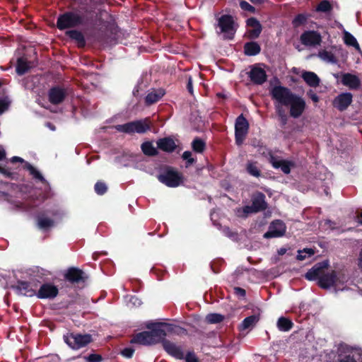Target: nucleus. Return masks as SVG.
Instances as JSON below:
<instances>
[{"label": "nucleus", "instance_id": "obj_1", "mask_svg": "<svg viewBox=\"0 0 362 362\" xmlns=\"http://www.w3.org/2000/svg\"><path fill=\"white\" fill-rule=\"evenodd\" d=\"M151 122L149 118L136 120L131 122H127L124 124H118L115 126V129L120 132L127 134H144L148 130L151 129Z\"/></svg>", "mask_w": 362, "mask_h": 362}, {"label": "nucleus", "instance_id": "obj_2", "mask_svg": "<svg viewBox=\"0 0 362 362\" xmlns=\"http://www.w3.org/2000/svg\"><path fill=\"white\" fill-rule=\"evenodd\" d=\"M252 205L245 206L237 210L238 216H247L250 214L257 213L266 209L265 195L262 192L255 194L252 197Z\"/></svg>", "mask_w": 362, "mask_h": 362}, {"label": "nucleus", "instance_id": "obj_3", "mask_svg": "<svg viewBox=\"0 0 362 362\" xmlns=\"http://www.w3.org/2000/svg\"><path fill=\"white\" fill-rule=\"evenodd\" d=\"M217 33L223 34V38L232 39L236 31V25L232 16L223 15L218 18Z\"/></svg>", "mask_w": 362, "mask_h": 362}, {"label": "nucleus", "instance_id": "obj_4", "mask_svg": "<svg viewBox=\"0 0 362 362\" xmlns=\"http://www.w3.org/2000/svg\"><path fill=\"white\" fill-rule=\"evenodd\" d=\"M82 21L83 17L79 13L66 12L58 17L57 26L59 30H64L80 25Z\"/></svg>", "mask_w": 362, "mask_h": 362}, {"label": "nucleus", "instance_id": "obj_5", "mask_svg": "<svg viewBox=\"0 0 362 362\" xmlns=\"http://www.w3.org/2000/svg\"><path fill=\"white\" fill-rule=\"evenodd\" d=\"M344 281V276H338L336 272L332 271L326 274L322 273L318 284L320 287L324 288L334 286L337 291H343L344 288H341L340 286L342 285Z\"/></svg>", "mask_w": 362, "mask_h": 362}, {"label": "nucleus", "instance_id": "obj_6", "mask_svg": "<svg viewBox=\"0 0 362 362\" xmlns=\"http://www.w3.org/2000/svg\"><path fill=\"white\" fill-rule=\"evenodd\" d=\"M158 180L170 187H176L182 183V175L170 168H166L158 176Z\"/></svg>", "mask_w": 362, "mask_h": 362}, {"label": "nucleus", "instance_id": "obj_7", "mask_svg": "<svg viewBox=\"0 0 362 362\" xmlns=\"http://www.w3.org/2000/svg\"><path fill=\"white\" fill-rule=\"evenodd\" d=\"M270 94L274 103L283 104L285 106L295 96V93H292L288 88L281 86H275L270 90Z\"/></svg>", "mask_w": 362, "mask_h": 362}, {"label": "nucleus", "instance_id": "obj_8", "mask_svg": "<svg viewBox=\"0 0 362 362\" xmlns=\"http://www.w3.org/2000/svg\"><path fill=\"white\" fill-rule=\"evenodd\" d=\"M64 341L73 349H79L88 345L91 341V335L80 334H68L64 336Z\"/></svg>", "mask_w": 362, "mask_h": 362}, {"label": "nucleus", "instance_id": "obj_9", "mask_svg": "<svg viewBox=\"0 0 362 362\" xmlns=\"http://www.w3.org/2000/svg\"><path fill=\"white\" fill-rule=\"evenodd\" d=\"M286 107H289V113L291 117L296 119L303 115V112L305 111L306 104L303 98L296 94L291 100L288 103Z\"/></svg>", "mask_w": 362, "mask_h": 362}, {"label": "nucleus", "instance_id": "obj_10", "mask_svg": "<svg viewBox=\"0 0 362 362\" xmlns=\"http://www.w3.org/2000/svg\"><path fill=\"white\" fill-rule=\"evenodd\" d=\"M248 127V122L243 115H240L236 119L235 125V141L238 145L243 143L245 136L247 133Z\"/></svg>", "mask_w": 362, "mask_h": 362}, {"label": "nucleus", "instance_id": "obj_11", "mask_svg": "<svg viewBox=\"0 0 362 362\" xmlns=\"http://www.w3.org/2000/svg\"><path fill=\"white\" fill-rule=\"evenodd\" d=\"M286 226L280 220H276L271 223L269 230L264 234V238H272L283 236L286 232Z\"/></svg>", "mask_w": 362, "mask_h": 362}, {"label": "nucleus", "instance_id": "obj_12", "mask_svg": "<svg viewBox=\"0 0 362 362\" xmlns=\"http://www.w3.org/2000/svg\"><path fill=\"white\" fill-rule=\"evenodd\" d=\"M163 326H166V325L151 322L146 325V327L151 329L149 332L152 334L154 344L158 343L166 336L165 330L163 328Z\"/></svg>", "mask_w": 362, "mask_h": 362}, {"label": "nucleus", "instance_id": "obj_13", "mask_svg": "<svg viewBox=\"0 0 362 362\" xmlns=\"http://www.w3.org/2000/svg\"><path fill=\"white\" fill-rule=\"evenodd\" d=\"M300 41L306 46L319 45L322 41L321 35L316 31H305L300 36Z\"/></svg>", "mask_w": 362, "mask_h": 362}, {"label": "nucleus", "instance_id": "obj_14", "mask_svg": "<svg viewBox=\"0 0 362 362\" xmlns=\"http://www.w3.org/2000/svg\"><path fill=\"white\" fill-rule=\"evenodd\" d=\"M249 77L252 83L257 85H261L267 81L266 71L259 65H255L251 67Z\"/></svg>", "mask_w": 362, "mask_h": 362}, {"label": "nucleus", "instance_id": "obj_15", "mask_svg": "<svg viewBox=\"0 0 362 362\" xmlns=\"http://www.w3.org/2000/svg\"><path fill=\"white\" fill-rule=\"evenodd\" d=\"M163 346L165 351L176 359H184V351L182 346L170 341H164Z\"/></svg>", "mask_w": 362, "mask_h": 362}, {"label": "nucleus", "instance_id": "obj_16", "mask_svg": "<svg viewBox=\"0 0 362 362\" xmlns=\"http://www.w3.org/2000/svg\"><path fill=\"white\" fill-rule=\"evenodd\" d=\"M58 294V288L51 284H45L36 293L39 298H53Z\"/></svg>", "mask_w": 362, "mask_h": 362}, {"label": "nucleus", "instance_id": "obj_17", "mask_svg": "<svg viewBox=\"0 0 362 362\" xmlns=\"http://www.w3.org/2000/svg\"><path fill=\"white\" fill-rule=\"evenodd\" d=\"M352 102V94L343 93L339 95L334 100L333 105L338 110L343 111L346 110Z\"/></svg>", "mask_w": 362, "mask_h": 362}, {"label": "nucleus", "instance_id": "obj_18", "mask_svg": "<svg viewBox=\"0 0 362 362\" xmlns=\"http://www.w3.org/2000/svg\"><path fill=\"white\" fill-rule=\"evenodd\" d=\"M341 83L350 89H357L361 85V80L358 76L346 73L341 75Z\"/></svg>", "mask_w": 362, "mask_h": 362}, {"label": "nucleus", "instance_id": "obj_19", "mask_svg": "<svg viewBox=\"0 0 362 362\" xmlns=\"http://www.w3.org/2000/svg\"><path fill=\"white\" fill-rule=\"evenodd\" d=\"M247 25L249 37L251 39L258 37L262 32V25L255 18H250L247 21Z\"/></svg>", "mask_w": 362, "mask_h": 362}, {"label": "nucleus", "instance_id": "obj_20", "mask_svg": "<svg viewBox=\"0 0 362 362\" xmlns=\"http://www.w3.org/2000/svg\"><path fill=\"white\" fill-rule=\"evenodd\" d=\"M66 95V90L59 87L52 88L49 91V100L52 104L57 105L62 103Z\"/></svg>", "mask_w": 362, "mask_h": 362}, {"label": "nucleus", "instance_id": "obj_21", "mask_svg": "<svg viewBox=\"0 0 362 362\" xmlns=\"http://www.w3.org/2000/svg\"><path fill=\"white\" fill-rule=\"evenodd\" d=\"M132 343H136L142 345L154 344L152 334L149 331H145L136 334L131 340Z\"/></svg>", "mask_w": 362, "mask_h": 362}, {"label": "nucleus", "instance_id": "obj_22", "mask_svg": "<svg viewBox=\"0 0 362 362\" xmlns=\"http://www.w3.org/2000/svg\"><path fill=\"white\" fill-rule=\"evenodd\" d=\"M259 317L258 315H252L243 320L241 324L238 326L240 332L245 330H251L259 321Z\"/></svg>", "mask_w": 362, "mask_h": 362}, {"label": "nucleus", "instance_id": "obj_23", "mask_svg": "<svg viewBox=\"0 0 362 362\" xmlns=\"http://www.w3.org/2000/svg\"><path fill=\"white\" fill-rule=\"evenodd\" d=\"M65 276L68 281L72 283H78L80 281L84 279L83 272L81 270L76 268L69 269L67 271Z\"/></svg>", "mask_w": 362, "mask_h": 362}, {"label": "nucleus", "instance_id": "obj_24", "mask_svg": "<svg viewBox=\"0 0 362 362\" xmlns=\"http://www.w3.org/2000/svg\"><path fill=\"white\" fill-rule=\"evenodd\" d=\"M157 146L160 149L166 152H172L176 148L174 140L170 138H163L159 139L157 141Z\"/></svg>", "mask_w": 362, "mask_h": 362}, {"label": "nucleus", "instance_id": "obj_25", "mask_svg": "<svg viewBox=\"0 0 362 362\" xmlns=\"http://www.w3.org/2000/svg\"><path fill=\"white\" fill-rule=\"evenodd\" d=\"M301 76L305 83L311 87H317L320 81L317 74L312 71H303Z\"/></svg>", "mask_w": 362, "mask_h": 362}, {"label": "nucleus", "instance_id": "obj_26", "mask_svg": "<svg viewBox=\"0 0 362 362\" xmlns=\"http://www.w3.org/2000/svg\"><path fill=\"white\" fill-rule=\"evenodd\" d=\"M165 94L163 89H153L151 90L146 97V103L151 105L156 103L160 100Z\"/></svg>", "mask_w": 362, "mask_h": 362}, {"label": "nucleus", "instance_id": "obj_27", "mask_svg": "<svg viewBox=\"0 0 362 362\" xmlns=\"http://www.w3.org/2000/svg\"><path fill=\"white\" fill-rule=\"evenodd\" d=\"M31 67L30 62L25 58L21 57L18 59L16 72L19 75L25 74Z\"/></svg>", "mask_w": 362, "mask_h": 362}, {"label": "nucleus", "instance_id": "obj_28", "mask_svg": "<svg viewBox=\"0 0 362 362\" xmlns=\"http://www.w3.org/2000/svg\"><path fill=\"white\" fill-rule=\"evenodd\" d=\"M271 163L274 168H281V170L285 173L288 174L291 171L290 165L288 162L285 160H279L275 158H271Z\"/></svg>", "mask_w": 362, "mask_h": 362}, {"label": "nucleus", "instance_id": "obj_29", "mask_svg": "<svg viewBox=\"0 0 362 362\" xmlns=\"http://www.w3.org/2000/svg\"><path fill=\"white\" fill-rule=\"evenodd\" d=\"M244 52L246 55L254 56L259 53L260 47L257 42H247L245 45Z\"/></svg>", "mask_w": 362, "mask_h": 362}, {"label": "nucleus", "instance_id": "obj_30", "mask_svg": "<svg viewBox=\"0 0 362 362\" xmlns=\"http://www.w3.org/2000/svg\"><path fill=\"white\" fill-rule=\"evenodd\" d=\"M293 326V322L288 318L281 317L277 321V327L281 332L289 331Z\"/></svg>", "mask_w": 362, "mask_h": 362}, {"label": "nucleus", "instance_id": "obj_31", "mask_svg": "<svg viewBox=\"0 0 362 362\" xmlns=\"http://www.w3.org/2000/svg\"><path fill=\"white\" fill-rule=\"evenodd\" d=\"M322 266H315L305 274V278L310 281L315 280L317 279L320 280V277L322 275Z\"/></svg>", "mask_w": 362, "mask_h": 362}, {"label": "nucleus", "instance_id": "obj_32", "mask_svg": "<svg viewBox=\"0 0 362 362\" xmlns=\"http://www.w3.org/2000/svg\"><path fill=\"white\" fill-rule=\"evenodd\" d=\"M66 34L70 38L74 40L79 46L83 47L85 45V39L81 32L78 30H69Z\"/></svg>", "mask_w": 362, "mask_h": 362}, {"label": "nucleus", "instance_id": "obj_33", "mask_svg": "<svg viewBox=\"0 0 362 362\" xmlns=\"http://www.w3.org/2000/svg\"><path fill=\"white\" fill-rule=\"evenodd\" d=\"M344 41L346 45L352 46L356 49H359V45L354 35L348 31H344Z\"/></svg>", "mask_w": 362, "mask_h": 362}, {"label": "nucleus", "instance_id": "obj_34", "mask_svg": "<svg viewBox=\"0 0 362 362\" xmlns=\"http://www.w3.org/2000/svg\"><path fill=\"white\" fill-rule=\"evenodd\" d=\"M317 56L324 62L331 64L337 63V59L334 55L327 50H322L318 52Z\"/></svg>", "mask_w": 362, "mask_h": 362}, {"label": "nucleus", "instance_id": "obj_35", "mask_svg": "<svg viewBox=\"0 0 362 362\" xmlns=\"http://www.w3.org/2000/svg\"><path fill=\"white\" fill-rule=\"evenodd\" d=\"M141 149L144 154L154 156L157 153V149L151 141H146L142 144Z\"/></svg>", "mask_w": 362, "mask_h": 362}, {"label": "nucleus", "instance_id": "obj_36", "mask_svg": "<svg viewBox=\"0 0 362 362\" xmlns=\"http://www.w3.org/2000/svg\"><path fill=\"white\" fill-rule=\"evenodd\" d=\"M20 293L27 296H33L35 294V291L29 288V284L27 282H20L18 286Z\"/></svg>", "mask_w": 362, "mask_h": 362}, {"label": "nucleus", "instance_id": "obj_37", "mask_svg": "<svg viewBox=\"0 0 362 362\" xmlns=\"http://www.w3.org/2000/svg\"><path fill=\"white\" fill-rule=\"evenodd\" d=\"M308 18V15L300 13L297 15L293 20L292 24L293 27L298 28L300 25L305 24Z\"/></svg>", "mask_w": 362, "mask_h": 362}, {"label": "nucleus", "instance_id": "obj_38", "mask_svg": "<svg viewBox=\"0 0 362 362\" xmlns=\"http://www.w3.org/2000/svg\"><path fill=\"white\" fill-rule=\"evenodd\" d=\"M53 221L44 216L38 217L37 225L41 229H46L53 226Z\"/></svg>", "mask_w": 362, "mask_h": 362}, {"label": "nucleus", "instance_id": "obj_39", "mask_svg": "<svg viewBox=\"0 0 362 362\" xmlns=\"http://www.w3.org/2000/svg\"><path fill=\"white\" fill-rule=\"evenodd\" d=\"M25 168L30 172V173L33 176L34 178L37 179L42 182L45 181L44 177L41 175V173L35 169L32 165L28 163H26L25 165Z\"/></svg>", "mask_w": 362, "mask_h": 362}, {"label": "nucleus", "instance_id": "obj_40", "mask_svg": "<svg viewBox=\"0 0 362 362\" xmlns=\"http://www.w3.org/2000/svg\"><path fill=\"white\" fill-rule=\"evenodd\" d=\"M247 170L249 174L254 177H259L260 175V171L256 163L249 162L247 164Z\"/></svg>", "mask_w": 362, "mask_h": 362}, {"label": "nucleus", "instance_id": "obj_41", "mask_svg": "<svg viewBox=\"0 0 362 362\" xmlns=\"http://www.w3.org/2000/svg\"><path fill=\"white\" fill-rule=\"evenodd\" d=\"M224 317L220 314L211 313L206 315V320L211 324L218 323L223 320Z\"/></svg>", "mask_w": 362, "mask_h": 362}, {"label": "nucleus", "instance_id": "obj_42", "mask_svg": "<svg viewBox=\"0 0 362 362\" xmlns=\"http://www.w3.org/2000/svg\"><path fill=\"white\" fill-rule=\"evenodd\" d=\"M315 254L314 250L311 248H305L303 250H299L297 255L298 260H304L307 257H311Z\"/></svg>", "mask_w": 362, "mask_h": 362}, {"label": "nucleus", "instance_id": "obj_43", "mask_svg": "<svg viewBox=\"0 0 362 362\" xmlns=\"http://www.w3.org/2000/svg\"><path fill=\"white\" fill-rule=\"evenodd\" d=\"M205 148L204 142L200 139H195L192 142V148L194 151L202 153Z\"/></svg>", "mask_w": 362, "mask_h": 362}, {"label": "nucleus", "instance_id": "obj_44", "mask_svg": "<svg viewBox=\"0 0 362 362\" xmlns=\"http://www.w3.org/2000/svg\"><path fill=\"white\" fill-rule=\"evenodd\" d=\"M332 9V6L327 1H321L317 7V11H322V12H327L329 11Z\"/></svg>", "mask_w": 362, "mask_h": 362}, {"label": "nucleus", "instance_id": "obj_45", "mask_svg": "<svg viewBox=\"0 0 362 362\" xmlns=\"http://www.w3.org/2000/svg\"><path fill=\"white\" fill-rule=\"evenodd\" d=\"M95 191L98 194H103L107 191V186L104 182H98L95 185Z\"/></svg>", "mask_w": 362, "mask_h": 362}, {"label": "nucleus", "instance_id": "obj_46", "mask_svg": "<svg viewBox=\"0 0 362 362\" xmlns=\"http://www.w3.org/2000/svg\"><path fill=\"white\" fill-rule=\"evenodd\" d=\"M240 6L243 11H248L250 13H255V8L251 6L249 3L245 1H241L240 2Z\"/></svg>", "mask_w": 362, "mask_h": 362}, {"label": "nucleus", "instance_id": "obj_47", "mask_svg": "<svg viewBox=\"0 0 362 362\" xmlns=\"http://www.w3.org/2000/svg\"><path fill=\"white\" fill-rule=\"evenodd\" d=\"M184 359L186 362H198L197 356L192 351L187 352L186 355L184 354Z\"/></svg>", "mask_w": 362, "mask_h": 362}, {"label": "nucleus", "instance_id": "obj_48", "mask_svg": "<svg viewBox=\"0 0 362 362\" xmlns=\"http://www.w3.org/2000/svg\"><path fill=\"white\" fill-rule=\"evenodd\" d=\"M87 362H100L102 361V357L98 354H90L84 358Z\"/></svg>", "mask_w": 362, "mask_h": 362}, {"label": "nucleus", "instance_id": "obj_49", "mask_svg": "<svg viewBox=\"0 0 362 362\" xmlns=\"http://www.w3.org/2000/svg\"><path fill=\"white\" fill-rule=\"evenodd\" d=\"M223 233L226 236H227L233 240L238 239V233L231 231L229 228H224L223 229Z\"/></svg>", "mask_w": 362, "mask_h": 362}, {"label": "nucleus", "instance_id": "obj_50", "mask_svg": "<svg viewBox=\"0 0 362 362\" xmlns=\"http://www.w3.org/2000/svg\"><path fill=\"white\" fill-rule=\"evenodd\" d=\"M275 110L279 117H284L286 115L285 110L283 107L285 106L283 104L274 103Z\"/></svg>", "mask_w": 362, "mask_h": 362}, {"label": "nucleus", "instance_id": "obj_51", "mask_svg": "<svg viewBox=\"0 0 362 362\" xmlns=\"http://www.w3.org/2000/svg\"><path fill=\"white\" fill-rule=\"evenodd\" d=\"M9 103L6 98H0V115L8 107Z\"/></svg>", "mask_w": 362, "mask_h": 362}, {"label": "nucleus", "instance_id": "obj_52", "mask_svg": "<svg viewBox=\"0 0 362 362\" xmlns=\"http://www.w3.org/2000/svg\"><path fill=\"white\" fill-rule=\"evenodd\" d=\"M182 158L184 160H187L188 164H192L194 161V158H192V153L188 151L183 153Z\"/></svg>", "mask_w": 362, "mask_h": 362}, {"label": "nucleus", "instance_id": "obj_53", "mask_svg": "<svg viewBox=\"0 0 362 362\" xmlns=\"http://www.w3.org/2000/svg\"><path fill=\"white\" fill-rule=\"evenodd\" d=\"M134 349L132 348H125L122 351V355L126 358H131L134 354Z\"/></svg>", "mask_w": 362, "mask_h": 362}, {"label": "nucleus", "instance_id": "obj_54", "mask_svg": "<svg viewBox=\"0 0 362 362\" xmlns=\"http://www.w3.org/2000/svg\"><path fill=\"white\" fill-rule=\"evenodd\" d=\"M234 292L236 295L244 297L245 296V291L240 287H235L234 288Z\"/></svg>", "mask_w": 362, "mask_h": 362}, {"label": "nucleus", "instance_id": "obj_55", "mask_svg": "<svg viewBox=\"0 0 362 362\" xmlns=\"http://www.w3.org/2000/svg\"><path fill=\"white\" fill-rule=\"evenodd\" d=\"M339 362H356L355 359L350 354L341 359Z\"/></svg>", "mask_w": 362, "mask_h": 362}, {"label": "nucleus", "instance_id": "obj_56", "mask_svg": "<svg viewBox=\"0 0 362 362\" xmlns=\"http://www.w3.org/2000/svg\"><path fill=\"white\" fill-rule=\"evenodd\" d=\"M187 88L188 91L191 94H193L192 81L191 77H189V79H188V83H187Z\"/></svg>", "mask_w": 362, "mask_h": 362}, {"label": "nucleus", "instance_id": "obj_57", "mask_svg": "<svg viewBox=\"0 0 362 362\" xmlns=\"http://www.w3.org/2000/svg\"><path fill=\"white\" fill-rule=\"evenodd\" d=\"M131 300L132 301V303L134 305H140L141 304V300L135 296H132L131 298Z\"/></svg>", "mask_w": 362, "mask_h": 362}, {"label": "nucleus", "instance_id": "obj_58", "mask_svg": "<svg viewBox=\"0 0 362 362\" xmlns=\"http://www.w3.org/2000/svg\"><path fill=\"white\" fill-rule=\"evenodd\" d=\"M17 161L23 163L24 160L23 158H21V157H18V156H13L11 158V162L14 163V162H17Z\"/></svg>", "mask_w": 362, "mask_h": 362}, {"label": "nucleus", "instance_id": "obj_59", "mask_svg": "<svg viewBox=\"0 0 362 362\" xmlns=\"http://www.w3.org/2000/svg\"><path fill=\"white\" fill-rule=\"evenodd\" d=\"M358 267L362 269V249L360 251L359 257H358Z\"/></svg>", "mask_w": 362, "mask_h": 362}, {"label": "nucleus", "instance_id": "obj_60", "mask_svg": "<svg viewBox=\"0 0 362 362\" xmlns=\"http://www.w3.org/2000/svg\"><path fill=\"white\" fill-rule=\"evenodd\" d=\"M6 156V152L4 149L0 148V160H3Z\"/></svg>", "mask_w": 362, "mask_h": 362}, {"label": "nucleus", "instance_id": "obj_61", "mask_svg": "<svg viewBox=\"0 0 362 362\" xmlns=\"http://www.w3.org/2000/svg\"><path fill=\"white\" fill-rule=\"evenodd\" d=\"M310 98H311L312 100L315 103L318 102V100H319L318 96L315 93L312 94Z\"/></svg>", "mask_w": 362, "mask_h": 362}, {"label": "nucleus", "instance_id": "obj_62", "mask_svg": "<svg viewBox=\"0 0 362 362\" xmlns=\"http://www.w3.org/2000/svg\"><path fill=\"white\" fill-rule=\"evenodd\" d=\"M286 252V248L281 247V248H280L279 250H278V254H279V255H284Z\"/></svg>", "mask_w": 362, "mask_h": 362}, {"label": "nucleus", "instance_id": "obj_63", "mask_svg": "<svg viewBox=\"0 0 362 362\" xmlns=\"http://www.w3.org/2000/svg\"><path fill=\"white\" fill-rule=\"evenodd\" d=\"M357 221L362 225V211L357 216Z\"/></svg>", "mask_w": 362, "mask_h": 362}, {"label": "nucleus", "instance_id": "obj_64", "mask_svg": "<svg viewBox=\"0 0 362 362\" xmlns=\"http://www.w3.org/2000/svg\"><path fill=\"white\" fill-rule=\"evenodd\" d=\"M47 126L52 131H54L55 130V127L53 124H52L51 123H47Z\"/></svg>", "mask_w": 362, "mask_h": 362}]
</instances>
